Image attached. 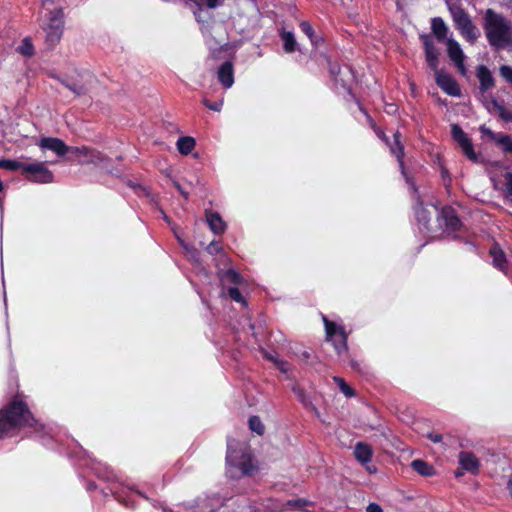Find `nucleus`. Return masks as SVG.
Listing matches in <instances>:
<instances>
[{
	"mask_svg": "<svg viewBox=\"0 0 512 512\" xmlns=\"http://www.w3.org/2000/svg\"><path fill=\"white\" fill-rule=\"evenodd\" d=\"M22 429L41 434L45 426L34 417L23 396L17 394L0 409V438Z\"/></svg>",
	"mask_w": 512,
	"mask_h": 512,
	"instance_id": "f257e3e1",
	"label": "nucleus"
},
{
	"mask_svg": "<svg viewBox=\"0 0 512 512\" xmlns=\"http://www.w3.org/2000/svg\"><path fill=\"white\" fill-rule=\"evenodd\" d=\"M482 25L490 46L496 49L512 46L511 23L503 14L488 8L484 12Z\"/></svg>",
	"mask_w": 512,
	"mask_h": 512,
	"instance_id": "f03ea898",
	"label": "nucleus"
},
{
	"mask_svg": "<svg viewBox=\"0 0 512 512\" xmlns=\"http://www.w3.org/2000/svg\"><path fill=\"white\" fill-rule=\"evenodd\" d=\"M226 463L238 468L244 476H251L257 470L250 448L234 440L227 443Z\"/></svg>",
	"mask_w": 512,
	"mask_h": 512,
	"instance_id": "7ed1b4c3",
	"label": "nucleus"
},
{
	"mask_svg": "<svg viewBox=\"0 0 512 512\" xmlns=\"http://www.w3.org/2000/svg\"><path fill=\"white\" fill-rule=\"evenodd\" d=\"M435 205L424 206L420 197H417L414 213L420 229L430 237L442 235V224L437 216L433 215Z\"/></svg>",
	"mask_w": 512,
	"mask_h": 512,
	"instance_id": "20e7f679",
	"label": "nucleus"
},
{
	"mask_svg": "<svg viewBox=\"0 0 512 512\" xmlns=\"http://www.w3.org/2000/svg\"><path fill=\"white\" fill-rule=\"evenodd\" d=\"M448 9L455 28L467 42L474 44L479 36V31L473 24L469 14L460 4H450Z\"/></svg>",
	"mask_w": 512,
	"mask_h": 512,
	"instance_id": "39448f33",
	"label": "nucleus"
},
{
	"mask_svg": "<svg viewBox=\"0 0 512 512\" xmlns=\"http://www.w3.org/2000/svg\"><path fill=\"white\" fill-rule=\"evenodd\" d=\"M325 327L326 341L331 343L338 356L347 354L348 352V334L344 326L337 325L335 322L323 316Z\"/></svg>",
	"mask_w": 512,
	"mask_h": 512,
	"instance_id": "423d86ee",
	"label": "nucleus"
},
{
	"mask_svg": "<svg viewBox=\"0 0 512 512\" xmlns=\"http://www.w3.org/2000/svg\"><path fill=\"white\" fill-rule=\"evenodd\" d=\"M64 30V12L62 8L50 12L49 23L46 28V43L53 48L59 43Z\"/></svg>",
	"mask_w": 512,
	"mask_h": 512,
	"instance_id": "0eeeda50",
	"label": "nucleus"
},
{
	"mask_svg": "<svg viewBox=\"0 0 512 512\" xmlns=\"http://www.w3.org/2000/svg\"><path fill=\"white\" fill-rule=\"evenodd\" d=\"M433 215L437 216L442 224V234L457 232L462 227V222L456 210L451 206H444L441 210L438 207H433Z\"/></svg>",
	"mask_w": 512,
	"mask_h": 512,
	"instance_id": "6e6552de",
	"label": "nucleus"
},
{
	"mask_svg": "<svg viewBox=\"0 0 512 512\" xmlns=\"http://www.w3.org/2000/svg\"><path fill=\"white\" fill-rule=\"evenodd\" d=\"M328 69L335 84L350 93L355 78L352 68L347 65L341 67L337 62L328 59Z\"/></svg>",
	"mask_w": 512,
	"mask_h": 512,
	"instance_id": "1a4fd4ad",
	"label": "nucleus"
},
{
	"mask_svg": "<svg viewBox=\"0 0 512 512\" xmlns=\"http://www.w3.org/2000/svg\"><path fill=\"white\" fill-rule=\"evenodd\" d=\"M22 174L29 182L48 184L53 182V173L45 166L43 162L26 164L23 167Z\"/></svg>",
	"mask_w": 512,
	"mask_h": 512,
	"instance_id": "9d476101",
	"label": "nucleus"
},
{
	"mask_svg": "<svg viewBox=\"0 0 512 512\" xmlns=\"http://www.w3.org/2000/svg\"><path fill=\"white\" fill-rule=\"evenodd\" d=\"M451 135L452 138L460 145L465 156L472 161H476L477 155L474 151L472 141L458 124H453L451 126Z\"/></svg>",
	"mask_w": 512,
	"mask_h": 512,
	"instance_id": "9b49d317",
	"label": "nucleus"
},
{
	"mask_svg": "<svg viewBox=\"0 0 512 512\" xmlns=\"http://www.w3.org/2000/svg\"><path fill=\"white\" fill-rule=\"evenodd\" d=\"M224 0H184L185 5L192 7L193 15L198 23H205L204 9H216L223 5Z\"/></svg>",
	"mask_w": 512,
	"mask_h": 512,
	"instance_id": "f8f14e48",
	"label": "nucleus"
},
{
	"mask_svg": "<svg viewBox=\"0 0 512 512\" xmlns=\"http://www.w3.org/2000/svg\"><path fill=\"white\" fill-rule=\"evenodd\" d=\"M479 130L483 135L488 136L490 140L495 142L505 154H512V138L510 135L502 132H493L485 125H481Z\"/></svg>",
	"mask_w": 512,
	"mask_h": 512,
	"instance_id": "ddd939ff",
	"label": "nucleus"
},
{
	"mask_svg": "<svg viewBox=\"0 0 512 512\" xmlns=\"http://www.w3.org/2000/svg\"><path fill=\"white\" fill-rule=\"evenodd\" d=\"M436 84L450 96H460L461 89L457 81L442 70L435 73Z\"/></svg>",
	"mask_w": 512,
	"mask_h": 512,
	"instance_id": "4468645a",
	"label": "nucleus"
},
{
	"mask_svg": "<svg viewBox=\"0 0 512 512\" xmlns=\"http://www.w3.org/2000/svg\"><path fill=\"white\" fill-rule=\"evenodd\" d=\"M447 52L450 60L455 64L462 75H466L467 69L464 64L465 55L457 41L448 39Z\"/></svg>",
	"mask_w": 512,
	"mask_h": 512,
	"instance_id": "2eb2a0df",
	"label": "nucleus"
},
{
	"mask_svg": "<svg viewBox=\"0 0 512 512\" xmlns=\"http://www.w3.org/2000/svg\"><path fill=\"white\" fill-rule=\"evenodd\" d=\"M69 153H72L79 158L84 157V162L88 164H98L105 160V156L100 151L87 146H70Z\"/></svg>",
	"mask_w": 512,
	"mask_h": 512,
	"instance_id": "dca6fc26",
	"label": "nucleus"
},
{
	"mask_svg": "<svg viewBox=\"0 0 512 512\" xmlns=\"http://www.w3.org/2000/svg\"><path fill=\"white\" fill-rule=\"evenodd\" d=\"M423 45H424V51H425V59L427 62V65L431 70L436 73L437 71H440L438 68L439 66V50L434 45L433 41L430 39L429 36H422Z\"/></svg>",
	"mask_w": 512,
	"mask_h": 512,
	"instance_id": "f3484780",
	"label": "nucleus"
},
{
	"mask_svg": "<svg viewBox=\"0 0 512 512\" xmlns=\"http://www.w3.org/2000/svg\"><path fill=\"white\" fill-rule=\"evenodd\" d=\"M39 147L53 151L57 156H64L69 153L70 146H68L63 140L56 137H44L39 142Z\"/></svg>",
	"mask_w": 512,
	"mask_h": 512,
	"instance_id": "a211bd4d",
	"label": "nucleus"
},
{
	"mask_svg": "<svg viewBox=\"0 0 512 512\" xmlns=\"http://www.w3.org/2000/svg\"><path fill=\"white\" fill-rule=\"evenodd\" d=\"M489 255L492 258L493 267L503 272L505 275H508V261L499 243L494 242L491 245Z\"/></svg>",
	"mask_w": 512,
	"mask_h": 512,
	"instance_id": "6ab92c4d",
	"label": "nucleus"
},
{
	"mask_svg": "<svg viewBox=\"0 0 512 512\" xmlns=\"http://www.w3.org/2000/svg\"><path fill=\"white\" fill-rule=\"evenodd\" d=\"M390 148L391 153L397 158V161L399 162V166L401 169V172L403 176L408 181L409 178L407 176L405 166H404V145L401 142V133L397 130L393 133V141L391 142L389 140V144H387Z\"/></svg>",
	"mask_w": 512,
	"mask_h": 512,
	"instance_id": "aec40b11",
	"label": "nucleus"
},
{
	"mask_svg": "<svg viewBox=\"0 0 512 512\" xmlns=\"http://www.w3.org/2000/svg\"><path fill=\"white\" fill-rule=\"evenodd\" d=\"M218 81L224 88H230L234 84V65L230 60L220 65L217 71Z\"/></svg>",
	"mask_w": 512,
	"mask_h": 512,
	"instance_id": "412c9836",
	"label": "nucleus"
},
{
	"mask_svg": "<svg viewBox=\"0 0 512 512\" xmlns=\"http://www.w3.org/2000/svg\"><path fill=\"white\" fill-rule=\"evenodd\" d=\"M476 76L479 80V89L482 93L491 90L495 86V79L491 71L485 65H479L477 67Z\"/></svg>",
	"mask_w": 512,
	"mask_h": 512,
	"instance_id": "4be33fe9",
	"label": "nucleus"
},
{
	"mask_svg": "<svg viewBox=\"0 0 512 512\" xmlns=\"http://www.w3.org/2000/svg\"><path fill=\"white\" fill-rule=\"evenodd\" d=\"M459 465L462 470L475 475L479 471L480 463L472 452L462 451L459 453Z\"/></svg>",
	"mask_w": 512,
	"mask_h": 512,
	"instance_id": "5701e85b",
	"label": "nucleus"
},
{
	"mask_svg": "<svg viewBox=\"0 0 512 512\" xmlns=\"http://www.w3.org/2000/svg\"><path fill=\"white\" fill-rule=\"evenodd\" d=\"M207 223L210 229L217 235H221L224 233L226 229V223L223 221L219 213L217 212H207L206 213Z\"/></svg>",
	"mask_w": 512,
	"mask_h": 512,
	"instance_id": "b1692460",
	"label": "nucleus"
},
{
	"mask_svg": "<svg viewBox=\"0 0 512 512\" xmlns=\"http://www.w3.org/2000/svg\"><path fill=\"white\" fill-rule=\"evenodd\" d=\"M373 455L370 445L364 442H358L354 448V456L361 464H366L371 461Z\"/></svg>",
	"mask_w": 512,
	"mask_h": 512,
	"instance_id": "393cba45",
	"label": "nucleus"
},
{
	"mask_svg": "<svg viewBox=\"0 0 512 512\" xmlns=\"http://www.w3.org/2000/svg\"><path fill=\"white\" fill-rule=\"evenodd\" d=\"M411 467L414 471H416L419 475L424 477H430L436 474L435 468L430 465L428 462L421 460V459H415L411 463Z\"/></svg>",
	"mask_w": 512,
	"mask_h": 512,
	"instance_id": "a878e982",
	"label": "nucleus"
},
{
	"mask_svg": "<svg viewBox=\"0 0 512 512\" xmlns=\"http://www.w3.org/2000/svg\"><path fill=\"white\" fill-rule=\"evenodd\" d=\"M431 29L439 41H444L447 38L448 28L442 18H433L431 21Z\"/></svg>",
	"mask_w": 512,
	"mask_h": 512,
	"instance_id": "bb28decb",
	"label": "nucleus"
},
{
	"mask_svg": "<svg viewBox=\"0 0 512 512\" xmlns=\"http://www.w3.org/2000/svg\"><path fill=\"white\" fill-rule=\"evenodd\" d=\"M177 149L182 155H189L195 148L196 141L193 137L182 136L177 141Z\"/></svg>",
	"mask_w": 512,
	"mask_h": 512,
	"instance_id": "cd10ccee",
	"label": "nucleus"
},
{
	"mask_svg": "<svg viewBox=\"0 0 512 512\" xmlns=\"http://www.w3.org/2000/svg\"><path fill=\"white\" fill-rule=\"evenodd\" d=\"M281 40L283 41V49L286 53H293L297 49V42L293 32L283 30L280 33Z\"/></svg>",
	"mask_w": 512,
	"mask_h": 512,
	"instance_id": "c85d7f7f",
	"label": "nucleus"
},
{
	"mask_svg": "<svg viewBox=\"0 0 512 512\" xmlns=\"http://www.w3.org/2000/svg\"><path fill=\"white\" fill-rule=\"evenodd\" d=\"M25 163L13 160V159H0V169H5L9 171H17L21 170L23 172V167Z\"/></svg>",
	"mask_w": 512,
	"mask_h": 512,
	"instance_id": "c756f323",
	"label": "nucleus"
},
{
	"mask_svg": "<svg viewBox=\"0 0 512 512\" xmlns=\"http://www.w3.org/2000/svg\"><path fill=\"white\" fill-rule=\"evenodd\" d=\"M56 79L63 85L65 86L67 89H69L70 91H72L76 96H80V95H83L85 94L86 92V89L83 85H80V84H77V83H74V82H69L65 79H62L60 77H56Z\"/></svg>",
	"mask_w": 512,
	"mask_h": 512,
	"instance_id": "7c9ffc66",
	"label": "nucleus"
},
{
	"mask_svg": "<svg viewBox=\"0 0 512 512\" xmlns=\"http://www.w3.org/2000/svg\"><path fill=\"white\" fill-rule=\"evenodd\" d=\"M223 279L234 285H239L243 282V277L239 272L230 268L224 272Z\"/></svg>",
	"mask_w": 512,
	"mask_h": 512,
	"instance_id": "2f4dec72",
	"label": "nucleus"
},
{
	"mask_svg": "<svg viewBox=\"0 0 512 512\" xmlns=\"http://www.w3.org/2000/svg\"><path fill=\"white\" fill-rule=\"evenodd\" d=\"M249 428L251 431L255 432L258 435H263L265 432V427L258 416H251L249 418Z\"/></svg>",
	"mask_w": 512,
	"mask_h": 512,
	"instance_id": "473e14b6",
	"label": "nucleus"
},
{
	"mask_svg": "<svg viewBox=\"0 0 512 512\" xmlns=\"http://www.w3.org/2000/svg\"><path fill=\"white\" fill-rule=\"evenodd\" d=\"M334 381L339 385L340 391L346 396V397H352L355 395L354 389L345 382V380L341 377H334Z\"/></svg>",
	"mask_w": 512,
	"mask_h": 512,
	"instance_id": "72a5a7b5",
	"label": "nucleus"
},
{
	"mask_svg": "<svg viewBox=\"0 0 512 512\" xmlns=\"http://www.w3.org/2000/svg\"><path fill=\"white\" fill-rule=\"evenodd\" d=\"M19 52L24 56H32L34 54V47L28 38L22 41V44L18 48Z\"/></svg>",
	"mask_w": 512,
	"mask_h": 512,
	"instance_id": "f704fd0d",
	"label": "nucleus"
},
{
	"mask_svg": "<svg viewBox=\"0 0 512 512\" xmlns=\"http://www.w3.org/2000/svg\"><path fill=\"white\" fill-rule=\"evenodd\" d=\"M299 27L301 31L308 36L311 42H315V31L308 21H301Z\"/></svg>",
	"mask_w": 512,
	"mask_h": 512,
	"instance_id": "c9c22d12",
	"label": "nucleus"
},
{
	"mask_svg": "<svg viewBox=\"0 0 512 512\" xmlns=\"http://www.w3.org/2000/svg\"><path fill=\"white\" fill-rule=\"evenodd\" d=\"M227 294L233 301L237 303L246 304L244 297L242 296L240 290L237 287H229L227 289Z\"/></svg>",
	"mask_w": 512,
	"mask_h": 512,
	"instance_id": "e433bc0d",
	"label": "nucleus"
},
{
	"mask_svg": "<svg viewBox=\"0 0 512 512\" xmlns=\"http://www.w3.org/2000/svg\"><path fill=\"white\" fill-rule=\"evenodd\" d=\"M500 76L510 85H512V66L502 65L499 68Z\"/></svg>",
	"mask_w": 512,
	"mask_h": 512,
	"instance_id": "4c0bfd02",
	"label": "nucleus"
},
{
	"mask_svg": "<svg viewBox=\"0 0 512 512\" xmlns=\"http://www.w3.org/2000/svg\"><path fill=\"white\" fill-rule=\"evenodd\" d=\"M203 105L213 111L220 112L223 107V100L211 102L207 98L202 100Z\"/></svg>",
	"mask_w": 512,
	"mask_h": 512,
	"instance_id": "58836bf2",
	"label": "nucleus"
},
{
	"mask_svg": "<svg viewBox=\"0 0 512 512\" xmlns=\"http://www.w3.org/2000/svg\"><path fill=\"white\" fill-rule=\"evenodd\" d=\"M309 504H311V503L308 500L303 499V498H297V499H292V500L287 501L288 506L297 508V509H303L304 507L308 506Z\"/></svg>",
	"mask_w": 512,
	"mask_h": 512,
	"instance_id": "ea45409f",
	"label": "nucleus"
},
{
	"mask_svg": "<svg viewBox=\"0 0 512 512\" xmlns=\"http://www.w3.org/2000/svg\"><path fill=\"white\" fill-rule=\"evenodd\" d=\"M499 117L506 122H512V111L507 110L503 105L498 107Z\"/></svg>",
	"mask_w": 512,
	"mask_h": 512,
	"instance_id": "a19ab883",
	"label": "nucleus"
},
{
	"mask_svg": "<svg viewBox=\"0 0 512 512\" xmlns=\"http://www.w3.org/2000/svg\"><path fill=\"white\" fill-rule=\"evenodd\" d=\"M206 251L211 254H217L222 251L221 245L216 241H211L208 246L206 247Z\"/></svg>",
	"mask_w": 512,
	"mask_h": 512,
	"instance_id": "79ce46f5",
	"label": "nucleus"
},
{
	"mask_svg": "<svg viewBox=\"0 0 512 512\" xmlns=\"http://www.w3.org/2000/svg\"><path fill=\"white\" fill-rule=\"evenodd\" d=\"M359 109L366 116L367 123L373 129V131L376 130L377 128H379V126L376 124L375 120L369 115V113L363 106L359 105Z\"/></svg>",
	"mask_w": 512,
	"mask_h": 512,
	"instance_id": "37998d69",
	"label": "nucleus"
},
{
	"mask_svg": "<svg viewBox=\"0 0 512 512\" xmlns=\"http://www.w3.org/2000/svg\"><path fill=\"white\" fill-rule=\"evenodd\" d=\"M504 178L506 191L508 195L512 197V172H506Z\"/></svg>",
	"mask_w": 512,
	"mask_h": 512,
	"instance_id": "c03bdc74",
	"label": "nucleus"
},
{
	"mask_svg": "<svg viewBox=\"0 0 512 512\" xmlns=\"http://www.w3.org/2000/svg\"><path fill=\"white\" fill-rule=\"evenodd\" d=\"M267 359L273 361L274 363H276L277 367L279 368V370L283 373H287L289 368H288V363L285 362V361H277L274 357L272 356H267Z\"/></svg>",
	"mask_w": 512,
	"mask_h": 512,
	"instance_id": "a18cd8bd",
	"label": "nucleus"
},
{
	"mask_svg": "<svg viewBox=\"0 0 512 512\" xmlns=\"http://www.w3.org/2000/svg\"><path fill=\"white\" fill-rule=\"evenodd\" d=\"M374 132L385 144H389V138L380 127L374 130Z\"/></svg>",
	"mask_w": 512,
	"mask_h": 512,
	"instance_id": "49530a36",
	"label": "nucleus"
},
{
	"mask_svg": "<svg viewBox=\"0 0 512 512\" xmlns=\"http://www.w3.org/2000/svg\"><path fill=\"white\" fill-rule=\"evenodd\" d=\"M293 391L297 395L298 399L301 402L305 403V392H304V390L302 388H300V387H294Z\"/></svg>",
	"mask_w": 512,
	"mask_h": 512,
	"instance_id": "de8ad7c7",
	"label": "nucleus"
},
{
	"mask_svg": "<svg viewBox=\"0 0 512 512\" xmlns=\"http://www.w3.org/2000/svg\"><path fill=\"white\" fill-rule=\"evenodd\" d=\"M428 439L431 440L434 443H439L442 441V435L438 433H429L427 435Z\"/></svg>",
	"mask_w": 512,
	"mask_h": 512,
	"instance_id": "09e8293b",
	"label": "nucleus"
},
{
	"mask_svg": "<svg viewBox=\"0 0 512 512\" xmlns=\"http://www.w3.org/2000/svg\"><path fill=\"white\" fill-rule=\"evenodd\" d=\"M367 512H383L380 505L376 503H370L366 509Z\"/></svg>",
	"mask_w": 512,
	"mask_h": 512,
	"instance_id": "8fccbe9b",
	"label": "nucleus"
},
{
	"mask_svg": "<svg viewBox=\"0 0 512 512\" xmlns=\"http://www.w3.org/2000/svg\"><path fill=\"white\" fill-rule=\"evenodd\" d=\"M491 105H493V107H494L496 110H498V107H499V106H502V105L497 101V99H496V98H494V97H492V98H491Z\"/></svg>",
	"mask_w": 512,
	"mask_h": 512,
	"instance_id": "3c124183",
	"label": "nucleus"
},
{
	"mask_svg": "<svg viewBox=\"0 0 512 512\" xmlns=\"http://www.w3.org/2000/svg\"><path fill=\"white\" fill-rule=\"evenodd\" d=\"M507 489L509 491V494L512 498V475L510 476L508 482H507Z\"/></svg>",
	"mask_w": 512,
	"mask_h": 512,
	"instance_id": "603ef678",
	"label": "nucleus"
},
{
	"mask_svg": "<svg viewBox=\"0 0 512 512\" xmlns=\"http://www.w3.org/2000/svg\"><path fill=\"white\" fill-rule=\"evenodd\" d=\"M321 42H323V39L321 37H318L315 35V42H311V43L313 46L318 47Z\"/></svg>",
	"mask_w": 512,
	"mask_h": 512,
	"instance_id": "864d4df0",
	"label": "nucleus"
},
{
	"mask_svg": "<svg viewBox=\"0 0 512 512\" xmlns=\"http://www.w3.org/2000/svg\"><path fill=\"white\" fill-rule=\"evenodd\" d=\"M176 187L177 189L179 190V192L185 197V198H188V193L184 191V189L181 188V186L179 184H176Z\"/></svg>",
	"mask_w": 512,
	"mask_h": 512,
	"instance_id": "5fc2aeb1",
	"label": "nucleus"
},
{
	"mask_svg": "<svg viewBox=\"0 0 512 512\" xmlns=\"http://www.w3.org/2000/svg\"><path fill=\"white\" fill-rule=\"evenodd\" d=\"M454 475L456 478L463 476V471H462L461 467L454 472Z\"/></svg>",
	"mask_w": 512,
	"mask_h": 512,
	"instance_id": "6e6d98bb",
	"label": "nucleus"
},
{
	"mask_svg": "<svg viewBox=\"0 0 512 512\" xmlns=\"http://www.w3.org/2000/svg\"><path fill=\"white\" fill-rule=\"evenodd\" d=\"M302 357H303L304 359H308V358L310 357V353H309L308 351H304V352L302 353Z\"/></svg>",
	"mask_w": 512,
	"mask_h": 512,
	"instance_id": "4d7b16f0",
	"label": "nucleus"
},
{
	"mask_svg": "<svg viewBox=\"0 0 512 512\" xmlns=\"http://www.w3.org/2000/svg\"><path fill=\"white\" fill-rule=\"evenodd\" d=\"M351 367H352L353 369H357V368H358V363H357V362H355L354 360H352V361H351Z\"/></svg>",
	"mask_w": 512,
	"mask_h": 512,
	"instance_id": "13d9d810",
	"label": "nucleus"
},
{
	"mask_svg": "<svg viewBox=\"0 0 512 512\" xmlns=\"http://www.w3.org/2000/svg\"><path fill=\"white\" fill-rule=\"evenodd\" d=\"M442 176L443 178L446 176L448 177V171L446 169H442Z\"/></svg>",
	"mask_w": 512,
	"mask_h": 512,
	"instance_id": "bf43d9fd",
	"label": "nucleus"
},
{
	"mask_svg": "<svg viewBox=\"0 0 512 512\" xmlns=\"http://www.w3.org/2000/svg\"><path fill=\"white\" fill-rule=\"evenodd\" d=\"M4 186H3V182L0 180V192L3 190Z\"/></svg>",
	"mask_w": 512,
	"mask_h": 512,
	"instance_id": "052dcab7",
	"label": "nucleus"
},
{
	"mask_svg": "<svg viewBox=\"0 0 512 512\" xmlns=\"http://www.w3.org/2000/svg\"><path fill=\"white\" fill-rule=\"evenodd\" d=\"M161 1H162V2H165V3H167V2H169L170 0H161Z\"/></svg>",
	"mask_w": 512,
	"mask_h": 512,
	"instance_id": "680f3d73",
	"label": "nucleus"
}]
</instances>
